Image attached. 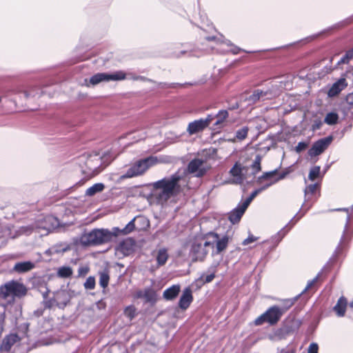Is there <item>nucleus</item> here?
Returning a JSON list of instances; mask_svg holds the SVG:
<instances>
[{
	"mask_svg": "<svg viewBox=\"0 0 353 353\" xmlns=\"http://www.w3.org/2000/svg\"><path fill=\"white\" fill-rule=\"evenodd\" d=\"M346 101L349 104L353 105V92L347 96Z\"/></svg>",
	"mask_w": 353,
	"mask_h": 353,
	"instance_id": "obj_46",
	"label": "nucleus"
},
{
	"mask_svg": "<svg viewBox=\"0 0 353 353\" xmlns=\"http://www.w3.org/2000/svg\"><path fill=\"white\" fill-rule=\"evenodd\" d=\"M208 237L210 242V248H212L215 245L217 253L221 252L228 246L229 238L226 235L220 236L219 234L212 232L208 234Z\"/></svg>",
	"mask_w": 353,
	"mask_h": 353,
	"instance_id": "obj_13",
	"label": "nucleus"
},
{
	"mask_svg": "<svg viewBox=\"0 0 353 353\" xmlns=\"http://www.w3.org/2000/svg\"><path fill=\"white\" fill-rule=\"evenodd\" d=\"M180 292V285H174L163 292V297L167 300L174 299Z\"/></svg>",
	"mask_w": 353,
	"mask_h": 353,
	"instance_id": "obj_24",
	"label": "nucleus"
},
{
	"mask_svg": "<svg viewBox=\"0 0 353 353\" xmlns=\"http://www.w3.org/2000/svg\"><path fill=\"white\" fill-rule=\"evenodd\" d=\"M348 62V60L347 59V58L344 56L343 58H341V59L339 61V64H341V63H347Z\"/></svg>",
	"mask_w": 353,
	"mask_h": 353,
	"instance_id": "obj_52",
	"label": "nucleus"
},
{
	"mask_svg": "<svg viewBox=\"0 0 353 353\" xmlns=\"http://www.w3.org/2000/svg\"><path fill=\"white\" fill-rule=\"evenodd\" d=\"M248 131L249 128L248 127H243L242 128L238 130L236 132L235 137L233 139H229V141L232 142H234L236 141H243L247 137Z\"/></svg>",
	"mask_w": 353,
	"mask_h": 353,
	"instance_id": "obj_26",
	"label": "nucleus"
},
{
	"mask_svg": "<svg viewBox=\"0 0 353 353\" xmlns=\"http://www.w3.org/2000/svg\"><path fill=\"white\" fill-rule=\"evenodd\" d=\"M321 174V168L320 166H314L311 168L308 178L310 181H314L317 178L320 176Z\"/></svg>",
	"mask_w": 353,
	"mask_h": 353,
	"instance_id": "obj_34",
	"label": "nucleus"
},
{
	"mask_svg": "<svg viewBox=\"0 0 353 353\" xmlns=\"http://www.w3.org/2000/svg\"><path fill=\"white\" fill-rule=\"evenodd\" d=\"M104 188V185L101 183H95L94 185L87 189L85 194L90 196H93L95 194L103 191Z\"/></svg>",
	"mask_w": 353,
	"mask_h": 353,
	"instance_id": "obj_27",
	"label": "nucleus"
},
{
	"mask_svg": "<svg viewBox=\"0 0 353 353\" xmlns=\"http://www.w3.org/2000/svg\"><path fill=\"white\" fill-rule=\"evenodd\" d=\"M5 309L3 308L2 311L0 312V330L2 331L5 322Z\"/></svg>",
	"mask_w": 353,
	"mask_h": 353,
	"instance_id": "obj_41",
	"label": "nucleus"
},
{
	"mask_svg": "<svg viewBox=\"0 0 353 353\" xmlns=\"http://www.w3.org/2000/svg\"><path fill=\"white\" fill-rule=\"evenodd\" d=\"M208 169V163L200 159L192 160L188 166V172L198 177L204 175Z\"/></svg>",
	"mask_w": 353,
	"mask_h": 353,
	"instance_id": "obj_11",
	"label": "nucleus"
},
{
	"mask_svg": "<svg viewBox=\"0 0 353 353\" xmlns=\"http://www.w3.org/2000/svg\"><path fill=\"white\" fill-rule=\"evenodd\" d=\"M127 78V74L123 71H117L113 73H97L93 75L88 81L85 79V85L89 87L90 85H96L101 82L111 81H121Z\"/></svg>",
	"mask_w": 353,
	"mask_h": 353,
	"instance_id": "obj_8",
	"label": "nucleus"
},
{
	"mask_svg": "<svg viewBox=\"0 0 353 353\" xmlns=\"http://www.w3.org/2000/svg\"><path fill=\"white\" fill-rule=\"evenodd\" d=\"M261 158L260 156H256L254 161L250 168L252 174L254 175L261 170ZM250 169H248V171Z\"/></svg>",
	"mask_w": 353,
	"mask_h": 353,
	"instance_id": "obj_32",
	"label": "nucleus"
},
{
	"mask_svg": "<svg viewBox=\"0 0 353 353\" xmlns=\"http://www.w3.org/2000/svg\"><path fill=\"white\" fill-rule=\"evenodd\" d=\"M26 288L22 284L17 281H11L0 287V305H3V301L7 300L10 296V300L13 301V296H21L26 294Z\"/></svg>",
	"mask_w": 353,
	"mask_h": 353,
	"instance_id": "obj_6",
	"label": "nucleus"
},
{
	"mask_svg": "<svg viewBox=\"0 0 353 353\" xmlns=\"http://www.w3.org/2000/svg\"><path fill=\"white\" fill-rule=\"evenodd\" d=\"M240 49L237 47H232L230 51L234 54H237L239 52Z\"/></svg>",
	"mask_w": 353,
	"mask_h": 353,
	"instance_id": "obj_51",
	"label": "nucleus"
},
{
	"mask_svg": "<svg viewBox=\"0 0 353 353\" xmlns=\"http://www.w3.org/2000/svg\"><path fill=\"white\" fill-rule=\"evenodd\" d=\"M319 346L316 343H312L308 347V353H318Z\"/></svg>",
	"mask_w": 353,
	"mask_h": 353,
	"instance_id": "obj_42",
	"label": "nucleus"
},
{
	"mask_svg": "<svg viewBox=\"0 0 353 353\" xmlns=\"http://www.w3.org/2000/svg\"><path fill=\"white\" fill-rule=\"evenodd\" d=\"M339 120V115L336 112H329L327 113L324 119V122L330 125H334L337 123Z\"/></svg>",
	"mask_w": 353,
	"mask_h": 353,
	"instance_id": "obj_29",
	"label": "nucleus"
},
{
	"mask_svg": "<svg viewBox=\"0 0 353 353\" xmlns=\"http://www.w3.org/2000/svg\"><path fill=\"white\" fill-rule=\"evenodd\" d=\"M347 301L344 297H341L336 305L334 307V310L339 316H343L345 312Z\"/></svg>",
	"mask_w": 353,
	"mask_h": 353,
	"instance_id": "obj_25",
	"label": "nucleus"
},
{
	"mask_svg": "<svg viewBox=\"0 0 353 353\" xmlns=\"http://www.w3.org/2000/svg\"><path fill=\"white\" fill-rule=\"evenodd\" d=\"M318 189V184H311L307 185L305 189V200H308L310 199V195L313 194Z\"/></svg>",
	"mask_w": 353,
	"mask_h": 353,
	"instance_id": "obj_36",
	"label": "nucleus"
},
{
	"mask_svg": "<svg viewBox=\"0 0 353 353\" xmlns=\"http://www.w3.org/2000/svg\"><path fill=\"white\" fill-rule=\"evenodd\" d=\"M345 57L347 58V59L349 61V59H352L353 57V48L348 51Z\"/></svg>",
	"mask_w": 353,
	"mask_h": 353,
	"instance_id": "obj_47",
	"label": "nucleus"
},
{
	"mask_svg": "<svg viewBox=\"0 0 353 353\" xmlns=\"http://www.w3.org/2000/svg\"><path fill=\"white\" fill-rule=\"evenodd\" d=\"M345 79H341L336 83H334L331 88L328 91V95L330 97H334L337 95L343 89L346 87Z\"/></svg>",
	"mask_w": 353,
	"mask_h": 353,
	"instance_id": "obj_20",
	"label": "nucleus"
},
{
	"mask_svg": "<svg viewBox=\"0 0 353 353\" xmlns=\"http://www.w3.org/2000/svg\"><path fill=\"white\" fill-rule=\"evenodd\" d=\"M248 172V169L241 168L239 165L236 164L230 170V174L233 177L232 183L239 184L247 180L248 177L245 174Z\"/></svg>",
	"mask_w": 353,
	"mask_h": 353,
	"instance_id": "obj_16",
	"label": "nucleus"
},
{
	"mask_svg": "<svg viewBox=\"0 0 353 353\" xmlns=\"http://www.w3.org/2000/svg\"><path fill=\"white\" fill-rule=\"evenodd\" d=\"M152 292L150 290H146L145 291V296L147 298V299H150L152 296Z\"/></svg>",
	"mask_w": 353,
	"mask_h": 353,
	"instance_id": "obj_48",
	"label": "nucleus"
},
{
	"mask_svg": "<svg viewBox=\"0 0 353 353\" xmlns=\"http://www.w3.org/2000/svg\"><path fill=\"white\" fill-rule=\"evenodd\" d=\"M109 279V275L106 272H103L100 273L99 284L102 288H105L108 286Z\"/></svg>",
	"mask_w": 353,
	"mask_h": 353,
	"instance_id": "obj_37",
	"label": "nucleus"
},
{
	"mask_svg": "<svg viewBox=\"0 0 353 353\" xmlns=\"http://www.w3.org/2000/svg\"><path fill=\"white\" fill-rule=\"evenodd\" d=\"M318 279V276H316V278H314L313 280L310 281L308 282L305 290H308L309 288H310L317 281Z\"/></svg>",
	"mask_w": 353,
	"mask_h": 353,
	"instance_id": "obj_45",
	"label": "nucleus"
},
{
	"mask_svg": "<svg viewBox=\"0 0 353 353\" xmlns=\"http://www.w3.org/2000/svg\"><path fill=\"white\" fill-rule=\"evenodd\" d=\"M135 218L130 221L123 229H119V234H128L134 229Z\"/></svg>",
	"mask_w": 353,
	"mask_h": 353,
	"instance_id": "obj_35",
	"label": "nucleus"
},
{
	"mask_svg": "<svg viewBox=\"0 0 353 353\" xmlns=\"http://www.w3.org/2000/svg\"><path fill=\"white\" fill-rule=\"evenodd\" d=\"M156 259L159 265H163L169 257L168 250L165 248H159L156 252Z\"/></svg>",
	"mask_w": 353,
	"mask_h": 353,
	"instance_id": "obj_22",
	"label": "nucleus"
},
{
	"mask_svg": "<svg viewBox=\"0 0 353 353\" xmlns=\"http://www.w3.org/2000/svg\"><path fill=\"white\" fill-rule=\"evenodd\" d=\"M119 235V228L95 229L90 232L84 233L80 237V243L83 245H100L111 241Z\"/></svg>",
	"mask_w": 353,
	"mask_h": 353,
	"instance_id": "obj_3",
	"label": "nucleus"
},
{
	"mask_svg": "<svg viewBox=\"0 0 353 353\" xmlns=\"http://www.w3.org/2000/svg\"><path fill=\"white\" fill-rule=\"evenodd\" d=\"M283 313V311H282L279 307L276 306L272 307L264 314L256 319L254 323L256 325H261L264 322L274 324L279 320Z\"/></svg>",
	"mask_w": 353,
	"mask_h": 353,
	"instance_id": "obj_9",
	"label": "nucleus"
},
{
	"mask_svg": "<svg viewBox=\"0 0 353 353\" xmlns=\"http://www.w3.org/2000/svg\"><path fill=\"white\" fill-rule=\"evenodd\" d=\"M58 275L62 278H67L72 275V270L68 266L61 267L57 272Z\"/></svg>",
	"mask_w": 353,
	"mask_h": 353,
	"instance_id": "obj_33",
	"label": "nucleus"
},
{
	"mask_svg": "<svg viewBox=\"0 0 353 353\" xmlns=\"http://www.w3.org/2000/svg\"><path fill=\"white\" fill-rule=\"evenodd\" d=\"M192 301V291L190 288H187L183 291V294L180 298L179 303V307L183 310H185L189 307Z\"/></svg>",
	"mask_w": 353,
	"mask_h": 353,
	"instance_id": "obj_17",
	"label": "nucleus"
},
{
	"mask_svg": "<svg viewBox=\"0 0 353 353\" xmlns=\"http://www.w3.org/2000/svg\"><path fill=\"white\" fill-rule=\"evenodd\" d=\"M1 100H2V97H0V102L1 101Z\"/></svg>",
	"mask_w": 353,
	"mask_h": 353,
	"instance_id": "obj_55",
	"label": "nucleus"
},
{
	"mask_svg": "<svg viewBox=\"0 0 353 353\" xmlns=\"http://www.w3.org/2000/svg\"><path fill=\"white\" fill-rule=\"evenodd\" d=\"M210 249H211L210 242L208 240V235L205 238H196L191 244L190 257L193 261H203Z\"/></svg>",
	"mask_w": 353,
	"mask_h": 353,
	"instance_id": "obj_7",
	"label": "nucleus"
},
{
	"mask_svg": "<svg viewBox=\"0 0 353 353\" xmlns=\"http://www.w3.org/2000/svg\"><path fill=\"white\" fill-rule=\"evenodd\" d=\"M350 307H353V302H351V303H350Z\"/></svg>",
	"mask_w": 353,
	"mask_h": 353,
	"instance_id": "obj_54",
	"label": "nucleus"
},
{
	"mask_svg": "<svg viewBox=\"0 0 353 353\" xmlns=\"http://www.w3.org/2000/svg\"><path fill=\"white\" fill-rule=\"evenodd\" d=\"M256 240H257L256 237L251 235L248 238H247L246 239H245L243 241V244L245 245H248V244H250V243H252V242H254V241H255Z\"/></svg>",
	"mask_w": 353,
	"mask_h": 353,
	"instance_id": "obj_43",
	"label": "nucleus"
},
{
	"mask_svg": "<svg viewBox=\"0 0 353 353\" xmlns=\"http://www.w3.org/2000/svg\"><path fill=\"white\" fill-rule=\"evenodd\" d=\"M274 174H275V172L265 173L262 176V179H268L270 176H273Z\"/></svg>",
	"mask_w": 353,
	"mask_h": 353,
	"instance_id": "obj_49",
	"label": "nucleus"
},
{
	"mask_svg": "<svg viewBox=\"0 0 353 353\" xmlns=\"http://www.w3.org/2000/svg\"><path fill=\"white\" fill-rule=\"evenodd\" d=\"M267 94V92H263L262 90H257L254 91V93L250 97V101H251L253 103H255L260 99L264 100L268 98L265 97Z\"/></svg>",
	"mask_w": 353,
	"mask_h": 353,
	"instance_id": "obj_28",
	"label": "nucleus"
},
{
	"mask_svg": "<svg viewBox=\"0 0 353 353\" xmlns=\"http://www.w3.org/2000/svg\"><path fill=\"white\" fill-rule=\"evenodd\" d=\"M321 121L315 122V123L312 125V129L313 130L319 129L321 128Z\"/></svg>",
	"mask_w": 353,
	"mask_h": 353,
	"instance_id": "obj_50",
	"label": "nucleus"
},
{
	"mask_svg": "<svg viewBox=\"0 0 353 353\" xmlns=\"http://www.w3.org/2000/svg\"><path fill=\"white\" fill-rule=\"evenodd\" d=\"M214 272L208 274H202L196 281L199 284L203 285L206 283L211 282L214 278Z\"/></svg>",
	"mask_w": 353,
	"mask_h": 353,
	"instance_id": "obj_31",
	"label": "nucleus"
},
{
	"mask_svg": "<svg viewBox=\"0 0 353 353\" xmlns=\"http://www.w3.org/2000/svg\"><path fill=\"white\" fill-rule=\"evenodd\" d=\"M95 286V280L92 276H90L87 279L86 281L84 283V287L85 289L92 290Z\"/></svg>",
	"mask_w": 353,
	"mask_h": 353,
	"instance_id": "obj_38",
	"label": "nucleus"
},
{
	"mask_svg": "<svg viewBox=\"0 0 353 353\" xmlns=\"http://www.w3.org/2000/svg\"><path fill=\"white\" fill-rule=\"evenodd\" d=\"M33 88H31L30 90H23L21 88H12L10 90H8L5 92L4 95L3 97L8 98L9 101L12 102L15 107L17 106V100L16 98L11 97V95L12 94H23V97L26 99H29L30 97H35V94L33 93Z\"/></svg>",
	"mask_w": 353,
	"mask_h": 353,
	"instance_id": "obj_15",
	"label": "nucleus"
},
{
	"mask_svg": "<svg viewBox=\"0 0 353 353\" xmlns=\"http://www.w3.org/2000/svg\"><path fill=\"white\" fill-rule=\"evenodd\" d=\"M59 225V221L56 217L48 215L43 219L38 220L34 226L28 225L21 227L18 232L19 234H29L32 231L37 230L41 235H46Z\"/></svg>",
	"mask_w": 353,
	"mask_h": 353,
	"instance_id": "obj_4",
	"label": "nucleus"
},
{
	"mask_svg": "<svg viewBox=\"0 0 353 353\" xmlns=\"http://www.w3.org/2000/svg\"><path fill=\"white\" fill-rule=\"evenodd\" d=\"M216 117L217 120L215 122L214 125L217 126V128H221L222 126V123L228 117V112L226 110H221L216 114Z\"/></svg>",
	"mask_w": 353,
	"mask_h": 353,
	"instance_id": "obj_30",
	"label": "nucleus"
},
{
	"mask_svg": "<svg viewBox=\"0 0 353 353\" xmlns=\"http://www.w3.org/2000/svg\"><path fill=\"white\" fill-rule=\"evenodd\" d=\"M125 314L130 319H132L134 316V313H135V310L134 309V307H128L125 310Z\"/></svg>",
	"mask_w": 353,
	"mask_h": 353,
	"instance_id": "obj_39",
	"label": "nucleus"
},
{
	"mask_svg": "<svg viewBox=\"0 0 353 353\" xmlns=\"http://www.w3.org/2000/svg\"><path fill=\"white\" fill-rule=\"evenodd\" d=\"M214 117L208 115L205 119L195 120L190 123L187 128L188 132L190 134H194L203 130L212 121Z\"/></svg>",
	"mask_w": 353,
	"mask_h": 353,
	"instance_id": "obj_12",
	"label": "nucleus"
},
{
	"mask_svg": "<svg viewBox=\"0 0 353 353\" xmlns=\"http://www.w3.org/2000/svg\"><path fill=\"white\" fill-rule=\"evenodd\" d=\"M332 141V137L321 139L314 143L308 151L310 157H316L323 153Z\"/></svg>",
	"mask_w": 353,
	"mask_h": 353,
	"instance_id": "obj_14",
	"label": "nucleus"
},
{
	"mask_svg": "<svg viewBox=\"0 0 353 353\" xmlns=\"http://www.w3.org/2000/svg\"><path fill=\"white\" fill-rule=\"evenodd\" d=\"M246 209L247 208L242 204L241 205L234 209L232 212H231L229 215V219L230 222L233 224L238 223Z\"/></svg>",
	"mask_w": 353,
	"mask_h": 353,
	"instance_id": "obj_19",
	"label": "nucleus"
},
{
	"mask_svg": "<svg viewBox=\"0 0 353 353\" xmlns=\"http://www.w3.org/2000/svg\"><path fill=\"white\" fill-rule=\"evenodd\" d=\"M171 161L172 159L168 156H150L135 161L130 166L124 174L120 176L119 179L120 180H123L141 176L151 167L161 163H168Z\"/></svg>",
	"mask_w": 353,
	"mask_h": 353,
	"instance_id": "obj_2",
	"label": "nucleus"
},
{
	"mask_svg": "<svg viewBox=\"0 0 353 353\" xmlns=\"http://www.w3.org/2000/svg\"><path fill=\"white\" fill-rule=\"evenodd\" d=\"M135 248V241L131 238L125 239L120 242L115 248V255L119 259H122L132 254Z\"/></svg>",
	"mask_w": 353,
	"mask_h": 353,
	"instance_id": "obj_10",
	"label": "nucleus"
},
{
	"mask_svg": "<svg viewBox=\"0 0 353 353\" xmlns=\"http://www.w3.org/2000/svg\"><path fill=\"white\" fill-rule=\"evenodd\" d=\"M107 156V153L103 157L99 154L90 155L85 161V168L83 170V173L88 174L89 177L98 174L109 163Z\"/></svg>",
	"mask_w": 353,
	"mask_h": 353,
	"instance_id": "obj_5",
	"label": "nucleus"
},
{
	"mask_svg": "<svg viewBox=\"0 0 353 353\" xmlns=\"http://www.w3.org/2000/svg\"><path fill=\"white\" fill-rule=\"evenodd\" d=\"M181 177L174 174L151 184V192L148 200L151 203L163 205L180 191L179 182Z\"/></svg>",
	"mask_w": 353,
	"mask_h": 353,
	"instance_id": "obj_1",
	"label": "nucleus"
},
{
	"mask_svg": "<svg viewBox=\"0 0 353 353\" xmlns=\"http://www.w3.org/2000/svg\"><path fill=\"white\" fill-rule=\"evenodd\" d=\"M307 145L308 144L307 143H305V142H299L297 145L296 146V151L297 152H300L303 150H304L305 149H306L307 148Z\"/></svg>",
	"mask_w": 353,
	"mask_h": 353,
	"instance_id": "obj_40",
	"label": "nucleus"
},
{
	"mask_svg": "<svg viewBox=\"0 0 353 353\" xmlns=\"http://www.w3.org/2000/svg\"><path fill=\"white\" fill-rule=\"evenodd\" d=\"M17 334H10L6 336L1 344V349L2 350L8 351L11 347L18 341Z\"/></svg>",
	"mask_w": 353,
	"mask_h": 353,
	"instance_id": "obj_21",
	"label": "nucleus"
},
{
	"mask_svg": "<svg viewBox=\"0 0 353 353\" xmlns=\"http://www.w3.org/2000/svg\"><path fill=\"white\" fill-rule=\"evenodd\" d=\"M34 268V264L31 261H23L15 263L13 270L17 273H24L30 271Z\"/></svg>",
	"mask_w": 353,
	"mask_h": 353,
	"instance_id": "obj_18",
	"label": "nucleus"
},
{
	"mask_svg": "<svg viewBox=\"0 0 353 353\" xmlns=\"http://www.w3.org/2000/svg\"><path fill=\"white\" fill-rule=\"evenodd\" d=\"M350 220V216L349 214L347 215V221H348Z\"/></svg>",
	"mask_w": 353,
	"mask_h": 353,
	"instance_id": "obj_53",
	"label": "nucleus"
},
{
	"mask_svg": "<svg viewBox=\"0 0 353 353\" xmlns=\"http://www.w3.org/2000/svg\"><path fill=\"white\" fill-rule=\"evenodd\" d=\"M285 177V174H283L281 175L278 179L275 180L274 182H272L270 183H268L266 185H265L264 187L261 188H259V189H257L255 191H254L251 194L250 196L243 202V205L244 206H245L246 208L248 207V205H250V203H251V201L254 199V198L258 194H259L261 192H262L263 190H264L265 189H266L267 188H268L270 185H271L272 183H274V182L279 181V179H282Z\"/></svg>",
	"mask_w": 353,
	"mask_h": 353,
	"instance_id": "obj_23",
	"label": "nucleus"
},
{
	"mask_svg": "<svg viewBox=\"0 0 353 353\" xmlns=\"http://www.w3.org/2000/svg\"><path fill=\"white\" fill-rule=\"evenodd\" d=\"M89 272V268L87 266L81 267L79 269V274L80 276H85Z\"/></svg>",
	"mask_w": 353,
	"mask_h": 353,
	"instance_id": "obj_44",
	"label": "nucleus"
}]
</instances>
